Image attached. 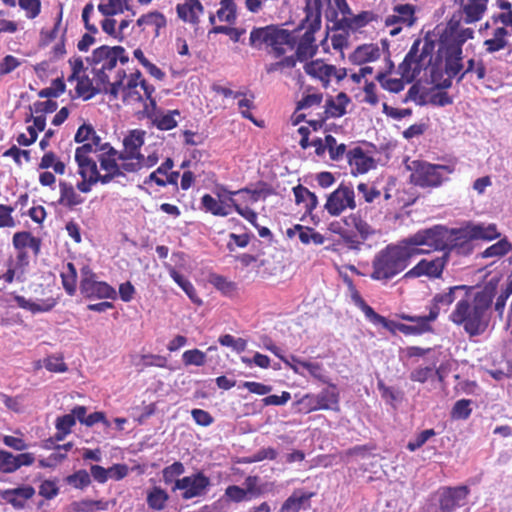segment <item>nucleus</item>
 I'll return each mask as SVG.
<instances>
[{"mask_svg": "<svg viewBox=\"0 0 512 512\" xmlns=\"http://www.w3.org/2000/svg\"><path fill=\"white\" fill-rule=\"evenodd\" d=\"M498 236L495 224H468L458 229L435 225L419 230L396 244L388 245L386 255L381 256H415L434 251H444V256L451 252L469 254L472 252L473 240H493Z\"/></svg>", "mask_w": 512, "mask_h": 512, "instance_id": "nucleus-1", "label": "nucleus"}, {"mask_svg": "<svg viewBox=\"0 0 512 512\" xmlns=\"http://www.w3.org/2000/svg\"><path fill=\"white\" fill-rule=\"evenodd\" d=\"M497 285L492 281L477 291L465 290V296L456 302L448 319L462 327L469 337L482 335L489 327L492 316L493 300Z\"/></svg>", "mask_w": 512, "mask_h": 512, "instance_id": "nucleus-2", "label": "nucleus"}, {"mask_svg": "<svg viewBox=\"0 0 512 512\" xmlns=\"http://www.w3.org/2000/svg\"><path fill=\"white\" fill-rule=\"evenodd\" d=\"M331 0H307L305 6V18L303 26L306 31L300 38L297 45L296 56L298 61H305L312 58L317 51L314 34L321 28L322 7L324 3Z\"/></svg>", "mask_w": 512, "mask_h": 512, "instance_id": "nucleus-3", "label": "nucleus"}, {"mask_svg": "<svg viewBox=\"0 0 512 512\" xmlns=\"http://www.w3.org/2000/svg\"><path fill=\"white\" fill-rule=\"evenodd\" d=\"M126 64L129 57L122 46H100L93 50L91 56L86 58L88 65L92 67V73L99 84L108 87L110 84L109 76L106 71L114 69L117 62Z\"/></svg>", "mask_w": 512, "mask_h": 512, "instance_id": "nucleus-4", "label": "nucleus"}, {"mask_svg": "<svg viewBox=\"0 0 512 512\" xmlns=\"http://www.w3.org/2000/svg\"><path fill=\"white\" fill-rule=\"evenodd\" d=\"M405 167L411 172L410 182L421 188L441 186L454 171L449 165L432 164L423 160L406 159Z\"/></svg>", "mask_w": 512, "mask_h": 512, "instance_id": "nucleus-5", "label": "nucleus"}, {"mask_svg": "<svg viewBox=\"0 0 512 512\" xmlns=\"http://www.w3.org/2000/svg\"><path fill=\"white\" fill-rule=\"evenodd\" d=\"M249 42L257 49H261L263 45L270 47L273 55L278 58L285 54V46L293 48L294 38L287 30L270 25L254 28L250 33Z\"/></svg>", "mask_w": 512, "mask_h": 512, "instance_id": "nucleus-6", "label": "nucleus"}, {"mask_svg": "<svg viewBox=\"0 0 512 512\" xmlns=\"http://www.w3.org/2000/svg\"><path fill=\"white\" fill-rule=\"evenodd\" d=\"M434 44L425 41L421 44L416 40L406 54L402 63L398 66V73L407 83H411L423 69H426L432 62Z\"/></svg>", "mask_w": 512, "mask_h": 512, "instance_id": "nucleus-7", "label": "nucleus"}, {"mask_svg": "<svg viewBox=\"0 0 512 512\" xmlns=\"http://www.w3.org/2000/svg\"><path fill=\"white\" fill-rule=\"evenodd\" d=\"M467 37L464 34L452 35L441 40L439 51L445 59V72L449 78L459 77L464 71L462 45Z\"/></svg>", "mask_w": 512, "mask_h": 512, "instance_id": "nucleus-8", "label": "nucleus"}, {"mask_svg": "<svg viewBox=\"0 0 512 512\" xmlns=\"http://www.w3.org/2000/svg\"><path fill=\"white\" fill-rule=\"evenodd\" d=\"M38 290L40 291L38 296L35 297V301L27 300L21 295H14V301L18 307L34 314L51 311L60 300L59 288L55 287V285L43 286L41 284L38 286V289H35V293H38Z\"/></svg>", "mask_w": 512, "mask_h": 512, "instance_id": "nucleus-9", "label": "nucleus"}, {"mask_svg": "<svg viewBox=\"0 0 512 512\" xmlns=\"http://www.w3.org/2000/svg\"><path fill=\"white\" fill-rule=\"evenodd\" d=\"M81 295L86 299H116V290L104 281H99L97 275L88 267L81 269L79 285Z\"/></svg>", "mask_w": 512, "mask_h": 512, "instance_id": "nucleus-10", "label": "nucleus"}, {"mask_svg": "<svg viewBox=\"0 0 512 512\" xmlns=\"http://www.w3.org/2000/svg\"><path fill=\"white\" fill-rule=\"evenodd\" d=\"M126 72L124 70H119L117 72V80L113 83H110L108 87H104L103 91L110 95V98L115 100L119 97V94H122V100L125 104H132L136 102H142L143 96L138 90L140 86L134 81H128Z\"/></svg>", "mask_w": 512, "mask_h": 512, "instance_id": "nucleus-11", "label": "nucleus"}, {"mask_svg": "<svg viewBox=\"0 0 512 512\" xmlns=\"http://www.w3.org/2000/svg\"><path fill=\"white\" fill-rule=\"evenodd\" d=\"M211 485L210 478L199 471L190 476H185L175 481L172 491L181 490V497L184 500H190L205 496Z\"/></svg>", "mask_w": 512, "mask_h": 512, "instance_id": "nucleus-12", "label": "nucleus"}, {"mask_svg": "<svg viewBox=\"0 0 512 512\" xmlns=\"http://www.w3.org/2000/svg\"><path fill=\"white\" fill-rule=\"evenodd\" d=\"M337 269L343 282L348 288L352 302L364 313L365 317L374 325H381L384 328H390L388 320L384 316L376 313L374 309L369 306L362 298L361 294L354 285L353 280L348 276L345 266L337 267Z\"/></svg>", "mask_w": 512, "mask_h": 512, "instance_id": "nucleus-13", "label": "nucleus"}, {"mask_svg": "<svg viewBox=\"0 0 512 512\" xmlns=\"http://www.w3.org/2000/svg\"><path fill=\"white\" fill-rule=\"evenodd\" d=\"M354 191L352 187L341 184L327 198L325 209L332 216L340 215L346 208H355Z\"/></svg>", "mask_w": 512, "mask_h": 512, "instance_id": "nucleus-14", "label": "nucleus"}, {"mask_svg": "<svg viewBox=\"0 0 512 512\" xmlns=\"http://www.w3.org/2000/svg\"><path fill=\"white\" fill-rule=\"evenodd\" d=\"M384 22L386 26L398 25L390 31L391 36L398 35L402 26L411 27L416 22L415 6L408 3L395 5L392 14L387 15Z\"/></svg>", "mask_w": 512, "mask_h": 512, "instance_id": "nucleus-15", "label": "nucleus"}, {"mask_svg": "<svg viewBox=\"0 0 512 512\" xmlns=\"http://www.w3.org/2000/svg\"><path fill=\"white\" fill-rule=\"evenodd\" d=\"M470 489L466 485L443 487L440 490L439 507L441 512H454L467 502Z\"/></svg>", "mask_w": 512, "mask_h": 512, "instance_id": "nucleus-16", "label": "nucleus"}, {"mask_svg": "<svg viewBox=\"0 0 512 512\" xmlns=\"http://www.w3.org/2000/svg\"><path fill=\"white\" fill-rule=\"evenodd\" d=\"M28 265L27 258H0V281L5 284L24 282Z\"/></svg>", "mask_w": 512, "mask_h": 512, "instance_id": "nucleus-17", "label": "nucleus"}, {"mask_svg": "<svg viewBox=\"0 0 512 512\" xmlns=\"http://www.w3.org/2000/svg\"><path fill=\"white\" fill-rule=\"evenodd\" d=\"M398 318L404 321L413 322L415 325H407L404 323L389 322L388 330L397 329L404 335H422L425 333H432L433 327L429 319L425 316H412L406 313H400L397 315Z\"/></svg>", "mask_w": 512, "mask_h": 512, "instance_id": "nucleus-18", "label": "nucleus"}, {"mask_svg": "<svg viewBox=\"0 0 512 512\" xmlns=\"http://www.w3.org/2000/svg\"><path fill=\"white\" fill-rule=\"evenodd\" d=\"M409 258H375L371 277L375 280H387L403 271Z\"/></svg>", "mask_w": 512, "mask_h": 512, "instance_id": "nucleus-19", "label": "nucleus"}, {"mask_svg": "<svg viewBox=\"0 0 512 512\" xmlns=\"http://www.w3.org/2000/svg\"><path fill=\"white\" fill-rule=\"evenodd\" d=\"M458 290L469 291L471 287L467 285H456L450 287L447 292L437 293L433 296L429 307V314L426 315L431 323L437 320L442 310L446 312L449 309L450 305L455 301V292Z\"/></svg>", "mask_w": 512, "mask_h": 512, "instance_id": "nucleus-20", "label": "nucleus"}, {"mask_svg": "<svg viewBox=\"0 0 512 512\" xmlns=\"http://www.w3.org/2000/svg\"><path fill=\"white\" fill-rule=\"evenodd\" d=\"M145 132L143 130H132L123 140V151L119 152V160H134L144 157L140 153V148L144 144Z\"/></svg>", "mask_w": 512, "mask_h": 512, "instance_id": "nucleus-21", "label": "nucleus"}, {"mask_svg": "<svg viewBox=\"0 0 512 512\" xmlns=\"http://www.w3.org/2000/svg\"><path fill=\"white\" fill-rule=\"evenodd\" d=\"M353 174H364L375 167L374 159L361 147H354L346 153Z\"/></svg>", "mask_w": 512, "mask_h": 512, "instance_id": "nucleus-22", "label": "nucleus"}, {"mask_svg": "<svg viewBox=\"0 0 512 512\" xmlns=\"http://www.w3.org/2000/svg\"><path fill=\"white\" fill-rule=\"evenodd\" d=\"M447 258H433L430 261L423 258L416 266L406 273V276H428L438 278L441 276Z\"/></svg>", "mask_w": 512, "mask_h": 512, "instance_id": "nucleus-23", "label": "nucleus"}, {"mask_svg": "<svg viewBox=\"0 0 512 512\" xmlns=\"http://www.w3.org/2000/svg\"><path fill=\"white\" fill-rule=\"evenodd\" d=\"M35 495V489L31 485H24L13 489L1 491L0 496L16 509H23L26 501Z\"/></svg>", "mask_w": 512, "mask_h": 512, "instance_id": "nucleus-24", "label": "nucleus"}, {"mask_svg": "<svg viewBox=\"0 0 512 512\" xmlns=\"http://www.w3.org/2000/svg\"><path fill=\"white\" fill-rule=\"evenodd\" d=\"M314 495V492H305L301 489H296L283 502L278 512H299L302 508L305 509L310 506L309 501Z\"/></svg>", "mask_w": 512, "mask_h": 512, "instance_id": "nucleus-25", "label": "nucleus"}, {"mask_svg": "<svg viewBox=\"0 0 512 512\" xmlns=\"http://www.w3.org/2000/svg\"><path fill=\"white\" fill-rule=\"evenodd\" d=\"M207 281L224 297L234 299L239 296L238 284L223 275L210 273Z\"/></svg>", "mask_w": 512, "mask_h": 512, "instance_id": "nucleus-26", "label": "nucleus"}, {"mask_svg": "<svg viewBox=\"0 0 512 512\" xmlns=\"http://www.w3.org/2000/svg\"><path fill=\"white\" fill-rule=\"evenodd\" d=\"M332 389H323L315 396L316 404L310 408V411L315 410H339V394L336 392V386L330 384Z\"/></svg>", "mask_w": 512, "mask_h": 512, "instance_id": "nucleus-27", "label": "nucleus"}, {"mask_svg": "<svg viewBox=\"0 0 512 512\" xmlns=\"http://www.w3.org/2000/svg\"><path fill=\"white\" fill-rule=\"evenodd\" d=\"M304 70L308 75L318 78L325 87L328 85L329 79L332 77V73L337 72V68L335 66L325 64L320 60L306 63Z\"/></svg>", "mask_w": 512, "mask_h": 512, "instance_id": "nucleus-28", "label": "nucleus"}, {"mask_svg": "<svg viewBox=\"0 0 512 512\" xmlns=\"http://www.w3.org/2000/svg\"><path fill=\"white\" fill-rule=\"evenodd\" d=\"M374 20V15L372 12L363 11L358 15H351L350 17L341 18L339 22L336 24V31H349V30H357L364 26H366L369 22Z\"/></svg>", "mask_w": 512, "mask_h": 512, "instance_id": "nucleus-29", "label": "nucleus"}, {"mask_svg": "<svg viewBox=\"0 0 512 512\" xmlns=\"http://www.w3.org/2000/svg\"><path fill=\"white\" fill-rule=\"evenodd\" d=\"M201 205L205 212H209L214 216L225 217L231 212V203H226L225 200H218L210 194H204L201 198Z\"/></svg>", "mask_w": 512, "mask_h": 512, "instance_id": "nucleus-30", "label": "nucleus"}, {"mask_svg": "<svg viewBox=\"0 0 512 512\" xmlns=\"http://www.w3.org/2000/svg\"><path fill=\"white\" fill-rule=\"evenodd\" d=\"M488 0H462V9L466 23L480 20L486 11Z\"/></svg>", "mask_w": 512, "mask_h": 512, "instance_id": "nucleus-31", "label": "nucleus"}, {"mask_svg": "<svg viewBox=\"0 0 512 512\" xmlns=\"http://www.w3.org/2000/svg\"><path fill=\"white\" fill-rule=\"evenodd\" d=\"M350 98L346 93L340 92L335 98L329 97L326 100L325 112L329 117L339 118L346 114V106Z\"/></svg>", "mask_w": 512, "mask_h": 512, "instance_id": "nucleus-32", "label": "nucleus"}, {"mask_svg": "<svg viewBox=\"0 0 512 512\" xmlns=\"http://www.w3.org/2000/svg\"><path fill=\"white\" fill-rule=\"evenodd\" d=\"M117 160H119V151L113 147H109L107 151L98 155V161L102 170L116 173V175H124L121 165L117 163Z\"/></svg>", "mask_w": 512, "mask_h": 512, "instance_id": "nucleus-33", "label": "nucleus"}, {"mask_svg": "<svg viewBox=\"0 0 512 512\" xmlns=\"http://www.w3.org/2000/svg\"><path fill=\"white\" fill-rule=\"evenodd\" d=\"M59 188V204L72 208L84 202V199L78 193L75 192L74 187L70 183L61 181L59 183Z\"/></svg>", "mask_w": 512, "mask_h": 512, "instance_id": "nucleus-34", "label": "nucleus"}, {"mask_svg": "<svg viewBox=\"0 0 512 512\" xmlns=\"http://www.w3.org/2000/svg\"><path fill=\"white\" fill-rule=\"evenodd\" d=\"M379 57L380 49L373 44L359 46L351 55L352 61L357 64L375 61Z\"/></svg>", "mask_w": 512, "mask_h": 512, "instance_id": "nucleus-35", "label": "nucleus"}, {"mask_svg": "<svg viewBox=\"0 0 512 512\" xmlns=\"http://www.w3.org/2000/svg\"><path fill=\"white\" fill-rule=\"evenodd\" d=\"M169 500L168 493L159 486H154L147 492V505L150 509L161 511L166 507Z\"/></svg>", "mask_w": 512, "mask_h": 512, "instance_id": "nucleus-36", "label": "nucleus"}, {"mask_svg": "<svg viewBox=\"0 0 512 512\" xmlns=\"http://www.w3.org/2000/svg\"><path fill=\"white\" fill-rule=\"evenodd\" d=\"M13 244L16 249L30 248L34 254L40 252V240L31 235L30 232H17L13 236Z\"/></svg>", "mask_w": 512, "mask_h": 512, "instance_id": "nucleus-37", "label": "nucleus"}, {"mask_svg": "<svg viewBox=\"0 0 512 512\" xmlns=\"http://www.w3.org/2000/svg\"><path fill=\"white\" fill-rule=\"evenodd\" d=\"M293 193L295 196L296 203H303L305 209L308 212H311L313 209L317 207V196L314 193H312L308 188L299 184L293 188Z\"/></svg>", "mask_w": 512, "mask_h": 512, "instance_id": "nucleus-38", "label": "nucleus"}, {"mask_svg": "<svg viewBox=\"0 0 512 512\" xmlns=\"http://www.w3.org/2000/svg\"><path fill=\"white\" fill-rule=\"evenodd\" d=\"M128 0H101L98 5L99 12L104 16H114L126 10H130Z\"/></svg>", "mask_w": 512, "mask_h": 512, "instance_id": "nucleus-39", "label": "nucleus"}, {"mask_svg": "<svg viewBox=\"0 0 512 512\" xmlns=\"http://www.w3.org/2000/svg\"><path fill=\"white\" fill-rule=\"evenodd\" d=\"M61 280L66 293L69 296H74L77 290V271L72 263H68L61 272Z\"/></svg>", "mask_w": 512, "mask_h": 512, "instance_id": "nucleus-40", "label": "nucleus"}, {"mask_svg": "<svg viewBox=\"0 0 512 512\" xmlns=\"http://www.w3.org/2000/svg\"><path fill=\"white\" fill-rule=\"evenodd\" d=\"M470 74H475L477 80H485L487 76L486 67L483 61L475 59H469L467 61V66L464 71L459 75L457 82L462 81L466 76Z\"/></svg>", "mask_w": 512, "mask_h": 512, "instance_id": "nucleus-41", "label": "nucleus"}, {"mask_svg": "<svg viewBox=\"0 0 512 512\" xmlns=\"http://www.w3.org/2000/svg\"><path fill=\"white\" fill-rule=\"evenodd\" d=\"M257 271L262 277L275 276L283 271L284 265L276 258L264 259L259 264Z\"/></svg>", "mask_w": 512, "mask_h": 512, "instance_id": "nucleus-42", "label": "nucleus"}, {"mask_svg": "<svg viewBox=\"0 0 512 512\" xmlns=\"http://www.w3.org/2000/svg\"><path fill=\"white\" fill-rule=\"evenodd\" d=\"M174 163L171 158H167L155 171H153L145 180L144 184H149L151 182H155L158 186L164 187L166 186V182H164L163 178L158 177V175H167L168 172L173 168Z\"/></svg>", "mask_w": 512, "mask_h": 512, "instance_id": "nucleus-43", "label": "nucleus"}, {"mask_svg": "<svg viewBox=\"0 0 512 512\" xmlns=\"http://www.w3.org/2000/svg\"><path fill=\"white\" fill-rule=\"evenodd\" d=\"M376 80L379 82V84L384 90H387L392 93H399L404 89L403 78H387V73L379 72L376 75Z\"/></svg>", "mask_w": 512, "mask_h": 512, "instance_id": "nucleus-44", "label": "nucleus"}, {"mask_svg": "<svg viewBox=\"0 0 512 512\" xmlns=\"http://www.w3.org/2000/svg\"><path fill=\"white\" fill-rule=\"evenodd\" d=\"M101 89H97L93 86L92 81L88 76H82L76 85V93L78 96H82L85 100L91 99Z\"/></svg>", "mask_w": 512, "mask_h": 512, "instance_id": "nucleus-45", "label": "nucleus"}, {"mask_svg": "<svg viewBox=\"0 0 512 512\" xmlns=\"http://www.w3.org/2000/svg\"><path fill=\"white\" fill-rule=\"evenodd\" d=\"M439 374L438 370L432 366L416 367L409 375V378L413 382L426 383L429 379H432L435 375Z\"/></svg>", "mask_w": 512, "mask_h": 512, "instance_id": "nucleus-46", "label": "nucleus"}, {"mask_svg": "<svg viewBox=\"0 0 512 512\" xmlns=\"http://www.w3.org/2000/svg\"><path fill=\"white\" fill-rule=\"evenodd\" d=\"M185 472V467L182 462L175 461L169 466H166L162 470L163 481L165 484L174 483L178 480V477Z\"/></svg>", "mask_w": 512, "mask_h": 512, "instance_id": "nucleus-47", "label": "nucleus"}, {"mask_svg": "<svg viewBox=\"0 0 512 512\" xmlns=\"http://www.w3.org/2000/svg\"><path fill=\"white\" fill-rule=\"evenodd\" d=\"M472 401L470 399H460L455 402L451 411V417L453 419L466 420L470 417Z\"/></svg>", "mask_w": 512, "mask_h": 512, "instance_id": "nucleus-48", "label": "nucleus"}, {"mask_svg": "<svg viewBox=\"0 0 512 512\" xmlns=\"http://www.w3.org/2000/svg\"><path fill=\"white\" fill-rule=\"evenodd\" d=\"M221 7L217 11V17L220 21L232 23L236 18V5L233 0H221Z\"/></svg>", "mask_w": 512, "mask_h": 512, "instance_id": "nucleus-49", "label": "nucleus"}, {"mask_svg": "<svg viewBox=\"0 0 512 512\" xmlns=\"http://www.w3.org/2000/svg\"><path fill=\"white\" fill-rule=\"evenodd\" d=\"M326 146L328 147L329 156L332 160L338 161L343 158L346 153L345 144H337L336 139L332 135L325 136Z\"/></svg>", "mask_w": 512, "mask_h": 512, "instance_id": "nucleus-50", "label": "nucleus"}, {"mask_svg": "<svg viewBox=\"0 0 512 512\" xmlns=\"http://www.w3.org/2000/svg\"><path fill=\"white\" fill-rule=\"evenodd\" d=\"M245 488L247 496L250 500L256 499L264 494L262 486L259 485V477L256 475H250L245 478Z\"/></svg>", "mask_w": 512, "mask_h": 512, "instance_id": "nucleus-51", "label": "nucleus"}, {"mask_svg": "<svg viewBox=\"0 0 512 512\" xmlns=\"http://www.w3.org/2000/svg\"><path fill=\"white\" fill-rule=\"evenodd\" d=\"M224 498L228 502L241 503L243 501H250L244 488L238 485H229L224 491Z\"/></svg>", "mask_w": 512, "mask_h": 512, "instance_id": "nucleus-52", "label": "nucleus"}, {"mask_svg": "<svg viewBox=\"0 0 512 512\" xmlns=\"http://www.w3.org/2000/svg\"><path fill=\"white\" fill-rule=\"evenodd\" d=\"M140 361L142 370L148 367L166 368L168 364L167 358L158 354H143Z\"/></svg>", "mask_w": 512, "mask_h": 512, "instance_id": "nucleus-53", "label": "nucleus"}, {"mask_svg": "<svg viewBox=\"0 0 512 512\" xmlns=\"http://www.w3.org/2000/svg\"><path fill=\"white\" fill-rule=\"evenodd\" d=\"M66 85L62 78H57L52 81V85L39 91L40 98L59 97L65 92Z\"/></svg>", "mask_w": 512, "mask_h": 512, "instance_id": "nucleus-54", "label": "nucleus"}, {"mask_svg": "<svg viewBox=\"0 0 512 512\" xmlns=\"http://www.w3.org/2000/svg\"><path fill=\"white\" fill-rule=\"evenodd\" d=\"M66 480L68 484L77 489H83L91 483L90 475L84 469L78 470L75 473L69 475Z\"/></svg>", "mask_w": 512, "mask_h": 512, "instance_id": "nucleus-55", "label": "nucleus"}, {"mask_svg": "<svg viewBox=\"0 0 512 512\" xmlns=\"http://www.w3.org/2000/svg\"><path fill=\"white\" fill-rule=\"evenodd\" d=\"M178 110L170 111L167 114L161 115L154 120L156 127L160 130H171L177 126L175 116L179 115Z\"/></svg>", "mask_w": 512, "mask_h": 512, "instance_id": "nucleus-56", "label": "nucleus"}, {"mask_svg": "<svg viewBox=\"0 0 512 512\" xmlns=\"http://www.w3.org/2000/svg\"><path fill=\"white\" fill-rule=\"evenodd\" d=\"M182 358L185 365L203 366L206 362V354L199 349L185 351Z\"/></svg>", "mask_w": 512, "mask_h": 512, "instance_id": "nucleus-57", "label": "nucleus"}, {"mask_svg": "<svg viewBox=\"0 0 512 512\" xmlns=\"http://www.w3.org/2000/svg\"><path fill=\"white\" fill-rule=\"evenodd\" d=\"M510 250L511 244L506 239H501L482 252L481 256H505Z\"/></svg>", "mask_w": 512, "mask_h": 512, "instance_id": "nucleus-58", "label": "nucleus"}, {"mask_svg": "<svg viewBox=\"0 0 512 512\" xmlns=\"http://www.w3.org/2000/svg\"><path fill=\"white\" fill-rule=\"evenodd\" d=\"M229 202L232 205V208L241 215L244 219H246L249 223H251L254 227H258L257 224V213L250 209L249 207H242L240 206L236 200L232 197L229 198Z\"/></svg>", "mask_w": 512, "mask_h": 512, "instance_id": "nucleus-59", "label": "nucleus"}, {"mask_svg": "<svg viewBox=\"0 0 512 512\" xmlns=\"http://www.w3.org/2000/svg\"><path fill=\"white\" fill-rule=\"evenodd\" d=\"M436 432L434 429H426L420 432L416 438L412 441H409L407 444V449L409 451H416L421 448L431 437L435 436Z\"/></svg>", "mask_w": 512, "mask_h": 512, "instance_id": "nucleus-60", "label": "nucleus"}, {"mask_svg": "<svg viewBox=\"0 0 512 512\" xmlns=\"http://www.w3.org/2000/svg\"><path fill=\"white\" fill-rule=\"evenodd\" d=\"M45 368L54 373H64L68 370L67 364L61 356H50L44 361Z\"/></svg>", "mask_w": 512, "mask_h": 512, "instance_id": "nucleus-61", "label": "nucleus"}, {"mask_svg": "<svg viewBox=\"0 0 512 512\" xmlns=\"http://www.w3.org/2000/svg\"><path fill=\"white\" fill-rule=\"evenodd\" d=\"M0 472L11 474L15 472L14 454L0 449Z\"/></svg>", "mask_w": 512, "mask_h": 512, "instance_id": "nucleus-62", "label": "nucleus"}, {"mask_svg": "<svg viewBox=\"0 0 512 512\" xmlns=\"http://www.w3.org/2000/svg\"><path fill=\"white\" fill-rule=\"evenodd\" d=\"M511 294H512V278L509 279L506 286L501 290L500 294L496 298L494 308L498 312L499 316H502V314L504 312L505 305H506V301L511 296Z\"/></svg>", "mask_w": 512, "mask_h": 512, "instance_id": "nucleus-63", "label": "nucleus"}, {"mask_svg": "<svg viewBox=\"0 0 512 512\" xmlns=\"http://www.w3.org/2000/svg\"><path fill=\"white\" fill-rule=\"evenodd\" d=\"M59 494V487L55 481L44 480L39 486V495L47 500L55 498Z\"/></svg>", "mask_w": 512, "mask_h": 512, "instance_id": "nucleus-64", "label": "nucleus"}]
</instances>
